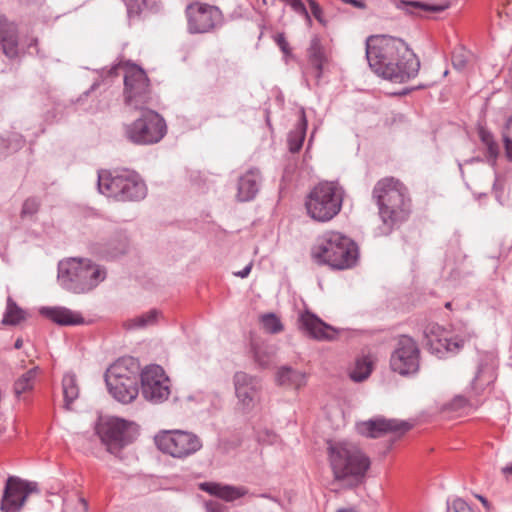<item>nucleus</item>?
<instances>
[{"instance_id":"50","label":"nucleus","mask_w":512,"mask_h":512,"mask_svg":"<svg viewBox=\"0 0 512 512\" xmlns=\"http://www.w3.org/2000/svg\"><path fill=\"white\" fill-rule=\"evenodd\" d=\"M208 512H224L220 505L217 503H209L207 504Z\"/></svg>"},{"instance_id":"9","label":"nucleus","mask_w":512,"mask_h":512,"mask_svg":"<svg viewBox=\"0 0 512 512\" xmlns=\"http://www.w3.org/2000/svg\"><path fill=\"white\" fill-rule=\"evenodd\" d=\"M141 116L125 125V136L134 144L151 145L158 143L167 132L164 118L154 110H139Z\"/></svg>"},{"instance_id":"34","label":"nucleus","mask_w":512,"mask_h":512,"mask_svg":"<svg viewBox=\"0 0 512 512\" xmlns=\"http://www.w3.org/2000/svg\"><path fill=\"white\" fill-rule=\"evenodd\" d=\"M254 360L262 368H267L272 363L273 353L265 345L252 344Z\"/></svg>"},{"instance_id":"12","label":"nucleus","mask_w":512,"mask_h":512,"mask_svg":"<svg viewBox=\"0 0 512 512\" xmlns=\"http://www.w3.org/2000/svg\"><path fill=\"white\" fill-rule=\"evenodd\" d=\"M185 16L190 34L211 33L224 24L223 13L217 6L200 1L188 4Z\"/></svg>"},{"instance_id":"13","label":"nucleus","mask_w":512,"mask_h":512,"mask_svg":"<svg viewBox=\"0 0 512 512\" xmlns=\"http://www.w3.org/2000/svg\"><path fill=\"white\" fill-rule=\"evenodd\" d=\"M143 397L152 403H162L170 395V380L159 365L147 366L141 373Z\"/></svg>"},{"instance_id":"5","label":"nucleus","mask_w":512,"mask_h":512,"mask_svg":"<svg viewBox=\"0 0 512 512\" xmlns=\"http://www.w3.org/2000/svg\"><path fill=\"white\" fill-rule=\"evenodd\" d=\"M98 190L116 201H140L147 195V188L138 174L129 170L98 172Z\"/></svg>"},{"instance_id":"10","label":"nucleus","mask_w":512,"mask_h":512,"mask_svg":"<svg viewBox=\"0 0 512 512\" xmlns=\"http://www.w3.org/2000/svg\"><path fill=\"white\" fill-rule=\"evenodd\" d=\"M127 362V360L117 361L105 374L109 393L123 404L131 403L139 393L137 372L130 369Z\"/></svg>"},{"instance_id":"23","label":"nucleus","mask_w":512,"mask_h":512,"mask_svg":"<svg viewBox=\"0 0 512 512\" xmlns=\"http://www.w3.org/2000/svg\"><path fill=\"white\" fill-rule=\"evenodd\" d=\"M40 313L54 323L62 326L80 325L84 323V318L79 312L66 307H43Z\"/></svg>"},{"instance_id":"28","label":"nucleus","mask_w":512,"mask_h":512,"mask_svg":"<svg viewBox=\"0 0 512 512\" xmlns=\"http://www.w3.org/2000/svg\"><path fill=\"white\" fill-rule=\"evenodd\" d=\"M161 312L157 309H151L148 312L137 315L125 322L127 329H145L157 324Z\"/></svg>"},{"instance_id":"40","label":"nucleus","mask_w":512,"mask_h":512,"mask_svg":"<svg viewBox=\"0 0 512 512\" xmlns=\"http://www.w3.org/2000/svg\"><path fill=\"white\" fill-rule=\"evenodd\" d=\"M274 40H275L276 44L278 45V47L281 49V51L285 55H290L291 49L289 47V43L286 40V37H285L284 33L276 34L275 37H274Z\"/></svg>"},{"instance_id":"3","label":"nucleus","mask_w":512,"mask_h":512,"mask_svg":"<svg viewBox=\"0 0 512 512\" xmlns=\"http://www.w3.org/2000/svg\"><path fill=\"white\" fill-rule=\"evenodd\" d=\"M312 259L319 265H327L334 270L354 267L359 251L356 243L336 231H327L318 237L311 250Z\"/></svg>"},{"instance_id":"49","label":"nucleus","mask_w":512,"mask_h":512,"mask_svg":"<svg viewBox=\"0 0 512 512\" xmlns=\"http://www.w3.org/2000/svg\"><path fill=\"white\" fill-rule=\"evenodd\" d=\"M504 142L505 154L509 161H512V140H506Z\"/></svg>"},{"instance_id":"45","label":"nucleus","mask_w":512,"mask_h":512,"mask_svg":"<svg viewBox=\"0 0 512 512\" xmlns=\"http://www.w3.org/2000/svg\"><path fill=\"white\" fill-rule=\"evenodd\" d=\"M512 140V116L508 118L503 131V141Z\"/></svg>"},{"instance_id":"4","label":"nucleus","mask_w":512,"mask_h":512,"mask_svg":"<svg viewBox=\"0 0 512 512\" xmlns=\"http://www.w3.org/2000/svg\"><path fill=\"white\" fill-rule=\"evenodd\" d=\"M329 459L338 480H349L351 484L361 483L370 468V459L355 444L335 442L329 444Z\"/></svg>"},{"instance_id":"26","label":"nucleus","mask_w":512,"mask_h":512,"mask_svg":"<svg viewBox=\"0 0 512 512\" xmlns=\"http://www.w3.org/2000/svg\"><path fill=\"white\" fill-rule=\"evenodd\" d=\"M309 64L315 70V77L320 78L323 71V64L326 61L324 48L321 44L319 36L315 35L311 38L310 45L307 49Z\"/></svg>"},{"instance_id":"25","label":"nucleus","mask_w":512,"mask_h":512,"mask_svg":"<svg viewBox=\"0 0 512 512\" xmlns=\"http://www.w3.org/2000/svg\"><path fill=\"white\" fill-rule=\"evenodd\" d=\"M276 381L280 386L300 389L306 385L307 376L302 371L293 369L288 366H283L277 372Z\"/></svg>"},{"instance_id":"41","label":"nucleus","mask_w":512,"mask_h":512,"mask_svg":"<svg viewBox=\"0 0 512 512\" xmlns=\"http://www.w3.org/2000/svg\"><path fill=\"white\" fill-rule=\"evenodd\" d=\"M452 63L456 69H458V70L464 69L467 64V58H466L465 53L462 51L458 52V53H454L452 56Z\"/></svg>"},{"instance_id":"14","label":"nucleus","mask_w":512,"mask_h":512,"mask_svg":"<svg viewBox=\"0 0 512 512\" xmlns=\"http://www.w3.org/2000/svg\"><path fill=\"white\" fill-rule=\"evenodd\" d=\"M419 355L420 351L415 340L407 335H402L391 354V369L400 375L416 373L419 369Z\"/></svg>"},{"instance_id":"51","label":"nucleus","mask_w":512,"mask_h":512,"mask_svg":"<svg viewBox=\"0 0 512 512\" xmlns=\"http://www.w3.org/2000/svg\"><path fill=\"white\" fill-rule=\"evenodd\" d=\"M299 15L303 16L305 18V21H306V24L308 27H311L312 26V17L311 15L309 14L307 8L305 9L304 12H301Z\"/></svg>"},{"instance_id":"16","label":"nucleus","mask_w":512,"mask_h":512,"mask_svg":"<svg viewBox=\"0 0 512 512\" xmlns=\"http://www.w3.org/2000/svg\"><path fill=\"white\" fill-rule=\"evenodd\" d=\"M97 432L107 446V450L115 455L134 440L132 425L119 418H113L101 424Z\"/></svg>"},{"instance_id":"37","label":"nucleus","mask_w":512,"mask_h":512,"mask_svg":"<svg viewBox=\"0 0 512 512\" xmlns=\"http://www.w3.org/2000/svg\"><path fill=\"white\" fill-rule=\"evenodd\" d=\"M311 14L313 17L323 26L327 25V20L324 17V11L322 7L315 1L309 5Z\"/></svg>"},{"instance_id":"47","label":"nucleus","mask_w":512,"mask_h":512,"mask_svg":"<svg viewBox=\"0 0 512 512\" xmlns=\"http://www.w3.org/2000/svg\"><path fill=\"white\" fill-rule=\"evenodd\" d=\"M344 3L350 4L358 9H365L366 3L363 0H342Z\"/></svg>"},{"instance_id":"15","label":"nucleus","mask_w":512,"mask_h":512,"mask_svg":"<svg viewBox=\"0 0 512 512\" xmlns=\"http://www.w3.org/2000/svg\"><path fill=\"white\" fill-rule=\"evenodd\" d=\"M38 492L37 483L28 482L16 476H9L2 495V512H20L29 495Z\"/></svg>"},{"instance_id":"35","label":"nucleus","mask_w":512,"mask_h":512,"mask_svg":"<svg viewBox=\"0 0 512 512\" xmlns=\"http://www.w3.org/2000/svg\"><path fill=\"white\" fill-rule=\"evenodd\" d=\"M261 324L265 331L271 334H276L283 330V325L280 319L274 313H267L262 315Z\"/></svg>"},{"instance_id":"20","label":"nucleus","mask_w":512,"mask_h":512,"mask_svg":"<svg viewBox=\"0 0 512 512\" xmlns=\"http://www.w3.org/2000/svg\"><path fill=\"white\" fill-rule=\"evenodd\" d=\"M425 335L430 349L437 354H443L444 352L455 353L463 347V339H458V337L454 339L448 338L443 329L437 324L428 326L425 330Z\"/></svg>"},{"instance_id":"56","label":"nucleus","mask_w":512,"mask_h":512,"mask_svg":"<svg viewBox=\"0 0 512 512\" xmlns=\"http://www.w3.org/2000/svg\"><path fill=\"white\" fill-rule=\"evenodd\" d=\"M474 336H475V334H474V333H469V334H468V337H469V338L474 337Z\"/></svg>"},{"instance_id":"39","label":"nucleus","mask_w":512,"mask_h":512,"mask_svg":"<svg viewBox=\"0 0 512 512\" xmlns=\"http://www.w3.org/2000/svg\"><path fill=\"white\" fill-rule=\"evenodd\" d=\"M129 13H139L143 7L147 6L146 0H124Z\"/></svg>"},{"instance_id":"48","label":"nucleus","mask_w":512,"mask_h":512,"mask_svg":"<svg viewBox=\"0 0 512 512\" xmlns=\"http://www.w3.org/2000/svg\"><path fill=\"white\" fill-rule=\"evenodd\" d=\"M251 268L252 264L250 263L247 266H245L242 270L235 272L234 275L240 278H246L249 275Z\"/></svg>"},{"instance_id":"17","label":"nucleus","mask_w":512,"mask_h":512,"mask_svg":"<svg viewBox=\"0 0 512 512\" xmlns=\"http://www.w3.org/2000/svg\"><path fill=\"white\" fill-rule=\"evenodd\" d=\"M238 407L244 411H251L260 399V381L245 372H236L233 378Z\"/></svg>"},{"instance_id":"42","label":"nucleus","mask_w":512,"mask_h":512,"mask_svg":"<svg viewBox=\"0 0 512 512\" xmlns=\"http://www.w3.org/2000/svg\"><path fill=\"white\" fill-rule=\"evenodd\" d=\"M486 150L487 156L489 157L492 165H494L499 154L498 144L494 141L491 144L486 145Z\"/></svg>"},{"instance_id":"29","label":"nucleus","mask_w":512,"mask_h":512,"mask_svg":"<svg viewBox=\"0 0 512 512\" xmlns=\"http://www.w3.org/2000/svg\"><path fill=\"white\" fill-rule=\"evenodd\" d=\"M63 396H64V407L69 410L71 404L79 396V388L77 385L76 377L74 374L67 373L64 375L62 380Z\"/></svg>"},{"instance_id":"32","label":"nucleus","mask_w":512,"mask_h":512,"mask_svg":"<svg viewBox=\"0 0 512 512\" xmlns=\"http://www.w3.org/2000/svg\"><path fill=\"white\" fill-rule=\"evenodd\" d=\"M38 368H32L20 376L14 383V392L19 397L21 394L33 388Z\"/></svg>"},{"instance_id":"55","label":"nucleus","mask_w":512,"mask_h":512,"mask_svg":"<svg viewBox=\"0 0 512 512\" xmlns=\"http://www.w3.org/2000/svg\"><path fill=\"white\" fill-rule=\"evenodd\" d=\"M338 512H357L354 509H340Z\"/></svg>"},{"instance_id":"43","label":"nucleus","mask_w":512,"mask_h":512,"mask_svg":"<svg viewBox=\"0 0 512 512\" xmlns=\"http://www.w3.org/2000/svg\"><path fill=\"white\" fill-rule=\"evenodd\" d=\"M466 406H468V400L463 396H456L450 403V408L455 411L463 409Z\"/></svg>"},{"instance_id":"54","label":"nucleus","mask_w":512,"mask_h":512,"mask_svg":"<svg viewBox=\"0 0 512 512\" xmlns=\"http://www.w3.org/2000/svg\"><path fill=\"white\" fill-rule=\"evenodd\" d=\"M23 345V340L21 338H18L16 341H15V344H14V347L16 349H20Z\"/></svg>"},{"instance_id":"33","label":"nucleus","mask_w":512,"mask_h":512,"mask_svg":"<svg viewBox=\"0 0 512 512\" xmlns=\"http://www.w3.org/2000/svg\"><path fill=\"white\" fill-rule=\"evenodd\" d=\"M25 319V312L19 308L12 298L7 300V308L3 318L4 324L16 325Z\"/></svg>"},{"instance_id":"31","label":"nucleus","mask_w":512,"mask_h":512,"mask_svg":"<svg viewBox=\"0 0 512 512\" xmlns=\"http://www.w3.org/2000/svg\"><path fill=\"white\" fill-rule=\"evenodd\" d=\"M371 372L372 362L367 357H363L357 359L354 368L350 372V378L354 382H362L369 377Z\"/></svg>"},{"instance_id":"27","label":"nucleus","mask_w":512,"mask_h":512,"mask_svg":"<svg viewBox=\"0 0 512 512\" xmlns=\"http://www.w3.org/2000/svg\"><path fill=\"white\" fill-rule=\"evenodd\" d=\"M307 130V119L304 110H301L298 124L288 135V146L292 153H297L302 148Z\"/></svg>"},{"instance_id":"21","label":"nucleus","mask_w":512,"mask_h":512,"mask_svg":"<svg viewBox=\"0 0 512 512\" xmlns=\"http://www.w3.org/2000/svg\"><path fill=\"white\" fill-rule=\"evenodd\" d=\"M0 44L3 53L8 58H16L18 50V30L17 26L9 22L4 16H0Z\"/></svg>"},{"instance_id":"8","label":"nucleus","mask_w":512,"mask_h":512,"mask_svg":"<svg viewBox=\"0 0 512 512\" xmlns=\"http://www.w3.org/2000/svg\"><path fill=\"white\" fill-rule=\"evenodd\" d=\"M121 65L114 66L111 70L114 72ZM124 69V104L131 110H143L150 103L151 87L150 80L146 72L139 66L132 63H125Z\"/></svg>"},{"instance_id":"53","label":"nucleus","mask_w":512,"mask_h":512,"mask_svg":"<svg viewBox=\"0 0 512 512\" xmlns=\"http://www.w3.org/2000/svg\"><path fill=\"white\" fill-rule=\"evenodd\" d=\"M501 472L505 476L512 475V464L511 465H506V466L502 467L501 468Z\"/></svg>"},{"instance_id":"46","label":"nucleus","mask_w":512,"mask_h":512,"mask_svg":"<svg viewBox=\"0 0 512 512\" xmlns=\"http://www.w3.org/2000/svg\"><path fill=\"white\" fill-rule=\"evenodd\" d=\"M479 136H480V139L482 141V143L486 146L488 144H491L492 142H494V138H493V135L486 131V130H483L481 129L480 132H479Z\"/></svg>"},{"instance_id":"11","label":"nucleus","mask_w":512,"mask_h":512,"mask_svg":"<svg viewBox=\"0 0 512 512\" xmlns=\"http://www.w3.org/2000/svg\"><path fill=\"white\" fill-rule=\"evenodd\" d=\"M157 448L174 458H185L202 448L200 438L189 431L163 430L154 438Z\"/></svg>"},{"instance_id":"24","label":"nucleus","mask_w":512,"mask_h":512,"mask_svg":"<svg viewBox=\"0 0 512 512\" xmlns=\"http://www.w3.org/2000/svg\"><path fill=\"white\" fill-rule=\"evenodd\" d=\"M202 491L217 496L225 501H233L247 494L244 487H236L215 482H203L199 485Z\"/></svg>"},{"instance_id":"57","label":"nucleus","mask_w":512,"mask_h":512,"mask_svg":"<svg viewBox=\"0 0 512 512\" xmlns=\"http://www.w3.org/2000/svg\"><path fill=\"white\" fill-rule=\"evenodd\" d=\"M308 4H312V2H315V0H307Z\"/></svg>"},{"instance_id":"6","label":"nucleus","mask_w":512,"mask_h":512,"mask_svg":"<svg viewBox=\"0 0 512 512\" xmlns=\"http://www.w3.org/2000/svg\"><path fill=\"white\" fill-rule=\"evenodd\" d=\"M105 278V269L90 260L71 259L59 264L58 280L64 288L74 293L88 292Z\"/></svg>"},{"instance_id":"36","label":"nucleus","mask_w":512,"mask_h":512,"mask_svg":"<svg viewBox=\"0 0 512 512\" xmlns=\"http://www.w3.org/2000/svg\"><path fill=\"white\" fill-rule=\"evenodd\" d=\"M40 207V201L35 198L31 197L24 201L22 210H21V217H27L32 216L36 214Z\"/></svg>"},{"instance_id":"7","label":"nucleus","mask_w":512,"mask_h":512,"mask_svg":"<svg viewBox=\"0 0 512 512\" xmlns=\"http://www.w3.org/2000/svg\"><path fill=\"white\" fill-rule=\"evenodd\" d=\"M343 198L344 190L337 182H320L305 198L306 212L314 221L328 222L341 211Z\"/></svg>"},{"instance_id":"2","label":"nucleus","mask_w":512,"mask_h":512,"mask_svg":"<svg viewBox=\"0 0 512 512\" xmlns=\"http://www.w3.org/2000/svg\"><path fill=\"white\" fill-rule=\"evenodd\" d=\"M372 199L378 207L382 224L377 236H387L405 222L411 214V198L408 188L397 178L384 177L378 180L372 190Z\"/></svg>"},{"instance_id":"19","label":"nucleus","mask_w":512,"mask_h":512,"mask_svg":"<svg viewBox=\"0 0 512 512\" xmlns=\"http://www.w3.org/2000/svg\"><path fill=\"white\" fill-rule=\"evenodd\" d=\"M299 328L309 337L318 341H333L339 330L322 321L315 314L305 311L299 315Z\"/></svg>"},{"instance_id":"38","label":"nucleus","mask_w":512,"mask_h":512,"mask_svg":"<svg viewBox=\"0 0 512 512\" xmlns=\"http://www.w3.org/2000/svg\"><path fill=\"white\" fill-rule=\"evenodd\" d=\"M450 512H474L472 508L461 498L453 500L451 506H449Z\"/></svg>"},{"instance_id":"58","label":"nucleus","mask_w":512,"mask_h":512,"mask_svg":"<svg viewBox=\"0 0 512 512\" xmlns=\"http://www.w3.org/2000/svg\"><path fill=\"white\" fill-rule=\"evenodd\" d=\"M116 255H117V253H111V254H110V256H111V257H114V256H116Z\"/></svg>"},{"instance_id":"18","label":"nucleus","mask_w":512,"mask_h":512,"mask_svg":"<svg viewBox=\"0 0 512 512\" xmlns=\"http://www.w3.org/2000/svg\"><path fill=\"white\" fill-rule=\"evenodd\" d=\"M357 429L364 436L379 438L390 433L402 435L411 429V424L397 419L376 417L358 424Z\"/></svg>"},{"instance_id":"1","label":"nucleus","mask_w":512,"mask_h":512,"mask_svg":"<svg viewBox=\"0 0 512 512\" xmlns=\"http://www.w3.org/2000/svg\"><path fill=\"white\" fill-rule=\"evenodd\" d=\"M366 58L375 74L396 83L416 77L420 69L415 53L402 39L392 36L368 37Z\"/></svg>"},{"instance_id":"44","label":"nucleus","mask_w":512,"mask_h":512,"mask_svg":"<svg viewBox=\"0 0 512 512\" xmlns=\"http://www.w3.org/2000/svg\"><path fill=\"white\" fill-rule=\"evenodd\" d=\"M281 1L284 2L285 4L289 5L292 8V10L297 14L304 12L306 9L305 5L303 4V2L301 0H281Z\"/></svg>"},{"instance_id":"52","label":"nucleus","mask_w":512,"mask_h":512,"mask_svg":"<svg viewBox=\"0 0 512 512\" xmlns=\"http://www.w3.org/2000/svg\"><path fill=\"white\" fill-rule=\"evenodd\" d=\"M476 498L483 504L487 511L491 510V504L485 497H483L482 495H476Z\"/></svg>"},{"instance_id":"22","label":"nucleus","mask_w":512,"mask_h":512,"mask_svg":"<svg viewBox=\"0 0 512 512\" xmlns=\"http://www.w3.org/2000/svg\"><path fill=\"white\" fill-rule=\"evenodd\" d=\"M261 183L258 169H250L238 180L237 199L241 202L250 201L257 195Z\"/></svg>"},{"instance_id":"30","label":"nucleus","mask_w":512,"mask_h":512,"mask_svg":"<svg viewBox=\"0 0 512 512\" xmlns=\"http://www.w3.org/2000/svg\"><path fill=\"white\" fill-rule=\"evenodd\" d=\"M402 4L409 12H413V9L418 8L427 12L438 13L450 7V2L448 0H442L436 4H430L422 1H403Z\"/></svg>"}]
</instances>
